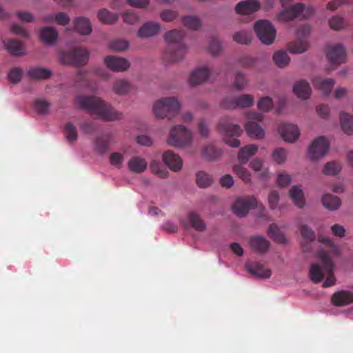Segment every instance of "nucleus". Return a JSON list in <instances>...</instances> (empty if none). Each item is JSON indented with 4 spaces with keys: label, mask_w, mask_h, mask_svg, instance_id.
<instances>
[{
    "label": "nucleus",
    "mask_w": 353,
    "mask_h": 353,
    "mask_svg": "<svg viewBox=\"0 0 353 353\" xmlns=\"http://www.w3.org/2000/svg\"><path fill=\"white\" fill-rule=\"evenodd\" d=\"M78 105L86 110L92 115H96L105 121L119 120L122 113L116 110L110 105L95 96H79L77 98Z\"/></svg>",
    "instance_id": "1"
},
{
    "label": "nucleus",
    "mask_w": 353,
    "mask_h": 353,
    "mask_svg": "<svg viewBox=\"0 0 353 353\" xmlns=\"http://www.w3.org/2000/svg\"><path fill=\"white\" fill-rule=\"evenodd\" d=\"M185 33L183 30H172L165 34V40L169 43L165 50L163 59L169 63L182 59L186 53V46L183 43Z\"/></svg>",
    "instance_id": "2"
},
{
    "label": "nucleus",
    "mask_w": 353,
    "mask_h": 353,
    "mask_svg": "<svg viewBox=\"0 0 353 353\" xmlns=\"http://www.w3.org/2000/svg\"><path fill=\"white\" fill-rule=\"evenodd\" d=\"M181 109V105L174 97H165L158 100L153 106L156 117L159 118L168 117L169 120L176 115Z\"/></svg>",
    "instance_id": "3"
},
{
    "label": "nucleus",
    "mask_w": 353,
    "mask_h": 353,
    "mask_svg": "<svg viewBox=\"0 0 353 353\" xmlns=\"http://www.w3.org/2000/svg\"><path fill=\"white\" fill-rule=\"evenodd\" d=\"M219 130L224 136V142L232 148H238L241 143L238 137L243 130L238 124L232 123L221 119L219 123Z\"/></svg>",
    "instance_id": "4"
},
{
    "label": "nucleus",
    "mask_w": 353,
    "mask_h": 353,
    "mask_svg": "<svg viewBox=\"0 0 353 353\" xmlns=\"http://www.w3.org/2000/svg\"><path fill=\"white\" fill-rule=\"evenodd\" d=\"M89 52L82 48H75L70 51H61L59 53V61L63 65H83L88 61Z\"/></svg>",
    "instance_id": "5"
},
{
    "label": "nucleus",
    "mask_w": 353,
    "mask_h": 353,
    "mask_svg": "<svg viewBox=\"0 0 353 353\" xmlns=\"http://www.w3.org/2000/svg\"><path fill=\"white\" fill-rule=\"evenodd\" d=\"M334 266H311L309 276L314 283H319L324 278L326 279L323 283V288H328L335 284L336 279L333 274Z\"/></svg>",
    "instance_id": "6"
},
{
    "label": "nucleus",
    "mask_w": 353,
    "mask_h": 353,
    "mask_svg": "<svg viewBox=\"0 0 353 353\" xmlns=\"http://www.w3.org/2000/svg\"><path fill=\"white\" fill-rule=\"evenodd\" d=\"M318 241L323 244L316 253L317 257L325 263V265H333L332 258L339 254V248L330 238L323 235L318 236Z\"/></svg>",
    "instance_id": "7"
},
{
    "label": "nucleus",
    "mask_w": 353,
    "mask_h": 353,
    "mask_svg": "<svg viewBox=\"0 0 353 353\" xmlns=\"http://www.w3.org/2000/svg\"><path fill=\"white\" fill-rule=\"evenodd\" d=\"M256 206L260 210L259 216L264 215L265 208L259 204L254 196H245L237 198L232 205V210L238 216L242 217L247 214L248 211Z\"/></svg>",
    "instance_id": "8"
},
{
    "label": "nucleus",
    "mask_w": 353,
    "mask_h": 353,
    "mask_svg": "<svg viewBox=\"0 0 353 353\" xmlns=\"http://www.w3.org/2000/svg\"><path fill=\"white\" fill-rule=\"evenodd\" d=\"M192 134L183 125L174 126L170 132L168 143L172 146L181 148L190 143Z\"/></svg>",
    "instance_id": "9"
},
{
    "label": "nucleus",
    "mask_w": 353,
    "mask_h": 353,
    "mask_svg": "<svg viewBox=\"0 0 353 353\" xmlns=\"http://www.w3.org/2000/svg\"><path fill=\"white\" fill-rule=\"evenodd\" d=\"M310 26L306 24L299 27L297 30L298 39L288 45L289 52L293 54H301L305 52L309 46L306 37L310 35Z\"/></svg>",
    "instance_id": "10"
},
{
    "label": "nucleus",
    "mask_w": 353,
    "mask_h": 353,
    "mask_svg": "<svg viewBox=\"0 0 353 353\" xmlns=\"http://www.w3.org/2000/svg\"><path fill=\"white\" fill-rule=\"evenodd\" d=\"M254 31L259 40L265 45H270L275 39L276 30L268 20H260L254 23Z\"/></svg>",
    "instance_id": "11"
},
{
    "label": "nucleus",
    "mask_w": 353,
    "mask_h": 353,
    "mask_svg": "<svg viewBox=\"0 0 353 353\" xmlns=\"http://www.w3.org/2000/svg\"><path fill=\"white\" fill-rule=\"evenodd\" d=\"M254 98L250 94H241L234 97H227L221 103L222 108L228 110L247 108L253 105Z\"/></svg>",
    "instance_id": "12"
},
{
    "label": "nucleus",
    "mask_w": 353,
    "mask_h": 353,
    "mask_svg": "<svg viewBox=\"0 0 353 353\" xmlns=\"http://www.w3.org/2000/svg\"><path fill=\"white\" fill-rule=\"evenodd\" d=\"M263 120V115L259 112H251L248 114V121L245 125L248 134L255 139H262L265 132L263 129L256 123Z\"/></svg>",
    "instance_id": "13"
},
{
    "label": "nucleus",
    "mask_w": 353,
    "mask_h": 353,
    "mask_svg": "<svg viewBox=\"0 0 353 353\" xmlns=\"http://www.w3.org/2000/svg\"><path fill=\"white\" fill-rule=\"evenodd\" d=\"M330 143L325 137L316 139L308 150V154L311 159L318 160L325 156L329 150Z\"/></svg>",
    "instance_id": "14"
},
{
    "label": "nucleus",
    "mask_w": 353,
    "mask_h": 353,
    "mask_svg": "<svg viewBox=\"0 0 353 353\" xmlns=\"http://www.w3.org/2000/svg\"><path fill=\"white\" fill-rule=\"evenodd\" d=\"M104 63L107 68L116 72H122L127 70L130 65L128 60L119 57L109 55L105 57Z\"/></svg>",
    "instance_id": "15"
},
{
    "label": "nucleus",
    "mask_w": 353,
    "mask_h": 353,
    "mask_svg": "<svg viewBox=\"0 0 353 353\" xmlns=\"http://www.w3.org/2000/svg\"><path fill=\"white\" fill-rule=\"evenodd\" d=\"M326 55L332 64L339 65L344 61L346 52L341 44H335L328 47Z\"/></svg>",
    "instance_id": "16"
},
{
    "label": "nucleus",
    "mask_w": 353,
    "mask_h": 353,
    "mask_svg": "<svg viewBox=\"0 0 353 353\" xmlns=\"http://www.w3.org/2000/svg\"><path fill=\"white\" fill-rule=\"evenodd\" d=\"M261 6V3L258 0H245L236 5L235 11L239 14H251L257 12Z\"/></svg>",
    "instance_id": "17"
},
{
    "label": "nucleus",
    "mask_w": 353,
    "mask_h": 353,
    "mask_svg": "<svg viewBox=\"0 0 353 353\" xmlns=\"http://www.w3.org/2000/svg\"><path fill=\"white\" fill-rule=\"evenodd\" d=\"M279 132L285 141L294 142L300 135L298 127L292 123H283L279 128Z\"/></svg>",
    "instance_id": "18"
},
{
    "label": "nucleus",
    "mask_w": 353,
    "mask_h": 353,
    "mask_svg": "<svg viewBox=\"0 0 353 353\" xmlns=\"http://www.w3.org/2000/svg\"><path fill=\"white\" fill-rule=\"evenodd\" d=\"M163 161L173 171L178 172L182 168L183 161L181 158L172 150L164 152Z\"/></svg>",
    "instance_id": "19"
},
{
    "label": "nucleus",
    "mask_w": 353,
    "mask_h": 353,
    "mask_svg": "<svg viewBox=\"0 0 353 353\" xmlns=\"http://www.w3.org/2000/svg\"><path fill=\"white\" fill-rule=\"evenodd\" d=\"M219 74L218 71H211L207 68H200L193 71L190 77V83L192 85H199L206 81L213 73Z\"/></svg>",
    "instance_id": "20"
},
{
    "label": "nucleus",
    "mask_w": 353,
    "mask_h": 353,
    "mask_svg": "<svg viewBox=\"0 0 353 353\" xmlns=\"http://www.w3.org/2000/svg\"><path fill=\"white\" fill-rule=\"evenodd\" d=\"M301 8L302 3H297L288 8L283 9L278 13L276 16L277 19L285 22L293 21L299 17V11Z\"/></svg>",
    "instance_id": "21"
},
{
    "label": "nucleus",
    "mask_w": 353,
    "mask_h": 353,
    "mask_svg": "<svg viewBox=\"0 0 353 353\" xmlns=\"http://www.w3.org/2000/svg\"><path fill=\"white\" fill-rule=\"evenodd\" d=\"M334 305L341 307L353 303V292L351 291L341 290L335 292L331 299Z\"/></svg>",
    "instance_id": "22"
},
{
    "label": "nucleus",
    "mask_w": 353,
    "mask_h": 353,
    "mask_svg": "<svg viewBox=\"0 0 353 353\" xmlns=\"http://www.w3.org/2000/svg\"><path fill=\"white\" fill-rule=\"evenodd\" d=\"M335 81L333 79H323L317 77L313 79V85L315 88L320 90L324 95L327 96L330 94Z\"/></svg>",
    "instance_id": "23"
},
{
    "label": "nucleus",
    "mask_w": 353,
    "mask_h": 353,
    "mask_svg": "<svg viewBox=\"0 0 353 353\" xmlns=\"http://www.w3.org/2000/svg\"><path fill=\"white\" fill-rule=\"evenodd\" d=\"M250 247L256 252L264 253L267 252L270 247L269 241L262 236H253L249 239Z\"/></svg>",
    "instance_id": "24"
},
{
    "label": "nucleus",
    "mask_w": 353,
    "mask_h": 353,
    "mask_svg": "<svg viewBox=\"0 0 353 353\" xmlns=\"http://www.w3.org/2000/svg\"><path fill=\"white\" fill-rule=\"evenodd\" d=\"M112 140L110 134H105L97 137L94 142V150L100 154H105L109 149Z\"/></svg>",
    "instance_id": "25"
},
{
    "label": "nucleus",
    "mask_w": 353,
    "mask_h": 353,
    "mask_svg": "<svg viewBox=\"0 0 353 353\" xmlns=\"http://www.w3.org/2000/svg\"><path fill=\"white\" fill-rule=\"evenodd\" d=\"M160 25L156 22H147L139 30L137 35L141 38H147L155 36L160 30Z\"/></svg>",
    "instance_id": "26"
},
{
    "label": "nucleus",
    "mask_w": 353,
    "mask_h": 353,
    "mask_svg": "<svg viewBox=\"0 0 353 353\" xmlns=\"http://www.w3.org/2000/svg\"><path fill=\"white\" fill-rule=\"evenodd\" d=\"M300 232L303 239V248L305 251L311 250V245L315 239L316 235L313 230L307 225H301L300 227Z\"/></svg>",
    "instance_id": "27"
},
{
    "label": "nucleus",
    "mask_w": 353,
    "mask_h": 353,
    "mask_svg": "<svg viewBox=\"0 0 353 353\" xmlns=\"http://www.w3.org/2000/svg\"><path fill=\"white\" fill-rule=\"evenodd\" d=\"M294 93L301 99H307L311 94V88L310 84L304 81H297L293 87Z\"/></svg>",
    "instance_id": "28"
},
{
    "label": "nucleus",
    "mask_w": 353,
    "mask_h": 353,
    "mask_svg": "<svg viewBox=\"0 0 353 353\" xmlns=\"http://www.w3.org/2000/svg\"><path fill=\"white\" fill-rule=\"evenodd\" d=\"M3 42L6 48L12 55L20 57L24 54V47L18 40L10 39L8 41L3 40Z\"/></svg>",
    "instance_id": "29"
},
{
    "label": "nucleus",
    "mask_w": 353,
    "mask_h": 353,
    "mask_svg": "<svg viewBox=\"0 0 353 353\" xmlns=\"http://www.w3.org/2000/svg\"><path fill=\"white\" fill-rule=\"evenodd\" d=\"M27 75L32 80L48 79L52 75V71L42 67H33L27 72Z\"/></svg>",
    "instance_id": "30"
},
{
    "label": "nucleus",
    "mask_w": 353,
    "mask_h": 353,
    "mask_svg": "<svg viewBox=\"0 0 353 353\" xmlns=\"http://www.w3.org/2000/svg\"><path fill=\"white\" fill-rule=\"evenodd\" d=\"M75 30L81 34L88 35L91 33L92 28L88 19L79 17L74 21Z\"/></svg>",
    "instance_id": "31"
},
{
    "label": "nucleus",
    "mask_w": 353,
    "mask_h": 353,
    "mask_svg": "<svg viewBox=\"0 0 353 353\" xmlns=\"http://www.w3.org/2000/svg\"><path fill=\"white\" fill-rule=\"evenodd\" d=\"M246 271L252 276L258 279H268L272 275L268 266H245Z\"/></svg>",
    "instance_id": "32"
},
{
    "label": "nucleus",
    "mask_w": 353,
    "mask_h": 353,
    "mask_svg": "<svg viewBox=\"0 0 353 353\" xmlns=\"http://www.w3.org/2000/svg\"><path fill=\"white\" fill-rule=\"evenodd\" d=\"M222 150L213 145H208L203 148L202 157L209 161H215L222 155Z\"/></svg>",
    "instance_id": "33"
},
{
    "label": "nucleus",
    "mask_w": 353,
    "mask_h": 353,
    "mask_svg": "<svg viewBox=\"0 0 353 353\" xmlns=\"http://www.w3.org/2000/svg\"><path fill=\"white\" fill-rule=\"evenodd\" d=\"M128 165L132 172L141 173L146 170L148 163L144 159L139 157H133L130 159Z\"/></svg>",
    "instance_id": "34"
},
{
    "label": "nucleus",
    "mask_w": 353,
    "mask_h": 353,
    "mask_svg": "<svg viewBox=\"0 0 353 353\" xmlns=\"http://www.w3.org/2000/svg\"><path fill=\"white\" fill-rule=\"evenodd\" d=\"M258 150V146L254 144L248 145L241 148L238 153V158L241 163L245 164L250 157L254 155Z\"/></svg>",
    "instance_id": "35"
},
{
    "label": "nucleus",
    "mask_w": 353,
    "mask_h": 353,
    "mask_svg": "<svg viewBox=\"0 0 353 353\" xmlns=\"http://www.w3.org/2000/svg\"><path fill=\"white\" fill-rule=\"evenodd\" d=\"M323 205L330 211L337 210L341 205L340 199L331 194H326L321 199Z\"/></svg>",
    "instance_id": "36"
},
{
    "label": "nucleus",
    "mask_w": 353,
    "mask_h": 353,
    "mask_svg": "<svg viewBox=\"0 0 353 353\" xmlns=\"http://www.w3.org/2000/svg\"><path fill=\"white\" fill-rule=\"evenodd\" d=\"M268 234L270 237L277 243L285 244L287 243V239L284 234L275 223H272L270 225Z\"/></svg>",
    "instance_id": "37"
},
{
    "label": "nucleus",
    "mask_w": 353,
    "mask_h": 353,
    "mask_svg": "<svg viewBox=\"0 0 353 353\" xmlns=\"http://www.w3.org/2000/svg\"><path fill=\"white\" fill-rule=\"evenodd\" d=\"M290 196L294 205L299 208H302L305 205L303 192L299 186H292L290 190Z\"/></svg>",
    "instance_id": "38"
},
{
    "label": "nucleus",
    "mask_w": 353,
    "mask_h": 353,
    "mask_svg": "<svg viewBox=\"0 0 353 353\" xmlns=\"http://www.w3.org/2000/svg\"><path fill=\"white\" fill-rule=\"evenodd\" d=\"M58 37L57 30L52 27H45L41 30V38L46 43H54Z\"/></svg>",
    "instance_id": "39"
},
{
    "label": "nucleus",
    "mask_w": 353,
    "mask_h": 353,
    "mask_svg": "<svg viewBox=\"0 0 353 353\" xmlns=\"http://www.w3.org/2000/svg\"><path fill=\"white\" fill-rule=\"evenodd\" d=\"M340 121L343 131L348 135L352 134L353 116L345 112H341L340 115Z\"/></svg>",
    "instance_id": "40"
},
{
    "label": "nucleus",
    "mask_w": 353,
    "mask_h": 353,
    "mask_svg": "<svg viewBox=\"0 0 353 353\" xmlns=\"http://www.w3.org/2000/svg\"><path fill=\"white\" fill-rule=\"evenodd\" d=\"M189 224L197 231H203L206 225L201 216L194 212H191L188 216Z\"/></svg>",
    "instance_id": "41"
},
{
    "label": "nucleus",
    "mask_w": 353,
    "mask_h": 353,
    "mask_svg": "<svg viewBox=\"0 0 353 353\" xmlns=\"http://www.w3.org/2000/svg\"><path fill=\"white\" fill-rule=\"evenodd\" d=\"M196 183L199 188H205L212 184V179L207 172L199 171L196 174Z\"/></svg>",
    "instance_id": "42"
},
{
    "label": "nucleus",
    "mask_w": 353,
    "mask_h": 353,
    "mask_svg": "<svg viewBox=\"0 0 353 353\" xmlns=\"http://www.w3.org/2000/svg\"><path fill=\"white\" fill-rule=\"evenodd\" d=\"M132 88L130 83L124 79L117 80L114 82L113 90L115 93L123 95L127 94Z\"/></svg>",
    "instance_id": "43"
},
{
    "label": "nucleus",
    "mask_w": 353,
    "mask_h": 353,
    "mask_svg": "<svg viewBox=\"0 0 353 353\" xmlns=\"http://www.w3.org/2000/svg\"><path fill=\"white\" fill-rule=\"evenodd\" d=\"M98 18L101 23L110 24L114 23L117 20L118 17L116 14L103 8L98 12Z\"/></svg>",
    "instance_id": "44"
},
{
    "label": "nucleus",
    "mask_w": 353,
    "mask_h": 353,
    "mask_svg": "<svg viewBox=\"0 0 353 353\" xmlns=\"http://www.w3.org/2000/svg\"><path fill=\"white\" fill-rule=\"evenodd\" d=\"M46 21H55L57 23L61 26H65L69 23L70 17L67 13L63 12H60L54 14H51L45 19Z\"/></svg>",
    "instance_id": "45"
},
{
    "label": "nucleus",
    "mask_w": 353,
    "mask_h": 353,
    "mask_svg": "<svg viewBox=\"0 0 353 353\" xmlns=\"http://www.w3.org/2000/svg\"><path fill=\"white\" fill-rule=\"evenodd\" d=\"M273 60L277 66L284 68L288 65L290 59L285 52L277 51L273 55Z\"/></svg>",
    "instance_id": "46"
},
{
    "label": "nucleus",
    "mask_w": 353,
    "mask_h": 353,
    "mask_svg": "<svg viewBox=\"0 0 353 353\" xmlns=\"http://www.w3.org/2000/svg\"><path fill=\"white\" fill-rule=\"evenodd\" d=\"M63 132L65 138L70 142H74L77 139V130L72 123H66L63 126Z\"/></svg>",
    "instance_id": "47"
},
{
    "label": "nucleus",
    "mask_w": 353,
    "mask_h": 353,
    "mask_svg": "<svg viewBox=\"0 0 353 353\" xmlns=\"http://www.w3.org/2000/svg\"><path fill=\"white\" fill-rule=\"evenodd\" d=\"M233 39L238 43L247 45L252 40L251 33L248 31L236 32L233 35Z\"/></svg>",
    "instance_id": "48"
},
{
    "label": "nucleus",
    "mask_w": 353,
    "mask_h": 353,
    "mask_svg": "<svg viewBox=\"0 0 353 353\" xmlns=\"http://www.w3.org/2000/svg\"><path fill=\"white\" fill-rule=\"evenodd\" d=\"M233 171L245 183H250L251 181V175L250 172L242 165H234Z\"/></svg>",
    "instance_id": "49"
},
{
    "label": "nucleus",
    "mask_w": 353,
    "mask_h": 353,
    "mask_svg": "<svg viewBox=\"0 0 353 353\" xmlns=\"http://www.w3.org/2000/svg\"><path fill=\"white\" fill-rule=\"evenodd\" d=\"M50 104L42 99H37L34 102V108L35 111L40 114H46L48 113Z\"/></svg>",
    "instance_id": "50"
},
{
    "label": "nucleus",
    "mask_w": 353,
    "mask_h": 353,
    "mask_svg": "<svg viewBox=\"0 0 353 353\" xmlns=\"http://www.w3.org/2000/svg\"><path fill=\"white\" fill-rule=\"evenodd\" d=\"M110 163L115 168L120 169L123 166L124 162V155L119 152H112L110 154Z\"/></svg>",
    "instance_id": "51"
},
{
    "label": "nucleus",
    "mask_w": 353,
    "mask_h": 353,
    "mask_svg": "<svg viewBox=\"0 0 353 353\" xmlns=\"http://www.w3.org/2000/svg\"><path fill=\"white\" fill-rule=\"evenodd\" d=\"M183 23L185 26L192 30H197L201 26L200 20L194 16H186L183 18Z\"/></svg>",
    "instance_id": "52"
},
{
    "label": "nucleus",
    "mask_w": 353,
    "mask_h": 353,
    "mask_svg": "<svg viewBox=\"0 0 353 353\" xmlns=\"http://www.w3.org/2000/svg\"><path fill=\"white\" fill-rule=\"evenodd\" d=\"M341 169V167L339 163L332 161L326 163L323 172L326 175H336L340 172Z\"/></svg>",
    "instance_id": "53"
},
{
    "label": "nucleus",
    "mask_w": 353,
    "mask_h": 353,
    "mask_svg": "<svg viewBox=\"0 0 353 353\" xmlns=\"http://www.w3.org/2000/svg\"><path fill=\"white\" fill-rule=\"evenodd\" d=\"M128 46V41L124 39L114 40L110 43V48L114 51H124Z\"/></svg>",
    "instance_id": "54"
},
{
    "label": "nucleus",
    "mask_w": 353,
    "mask_h": 353,
    "mask_svg": "<svg viewBox=\"0 0 353 353\" xmlns=\"http://www.w3.org/2000/svg\"><path fill=\"white\" fill-rule=\"evenodd\" d=\"M23 74V71L19 68H12L8 73V79L12 83H19Z\"/></svg>",
    "instance_id": "55"
},
{
    "label": "nucleus",
    "mask_w": 353,
    "mask_h": 353,
    "mask_svg": "<svg viewBox=\"0 0 353 353\" xmlns=\"http://www.w3.org/2000/svg\"><path fill=\"white\" fill-rule=\"evenodd\" d=\"M258 108L263 111L268 112L273 107V101L270 97H265L261 98L257 103Z\"/></svg>",
    "instance_id": "56"
},
{
    "label": "nucleus",
    "mask_w": 353,
    "mask_h": 353,
    "mask_svg": "<svg viewBox=\"0 0 353 353\" xmlns=\"http://www.w3.org/2000/svg\"><path fill=\"white\" fill-rule=\"evenodd\" d=\"M329 25L332 30H339L345 26V20L339 16H334L329 21Z\"/></svg>",
    "instance_id": "57"
},
{
    "label": "nucleus",
    "mask_w": 353,
    "mask_h": 353,
    "mask_svg": "<svg viewBox=\"0 0 353 353\" xmlns=\"http://www.w3.org/2000/svg\"><path fill=\"white\" fill-rule=\"evenodd\" d=\"M272 157L277 163H283L286 160L287 151L282 148H276L272 153Z\"/></svg>",
    "instance_id": "58"
},
{
    "label": "nucleus",
    "mask_w": 353,
    "mask_h": 353,
    "mask_svg": "<svg viewBox=\"0 0 353 353\" xmlns=\"http://www.w3.org/2000/svg\"><path fill=\"white\" fill-rule=\"evenodd\" d=\"M222 50L221 43L217 38L213 37L209 44V51L212 55H217Z\"/></svg>",
    "instance_id": "59"
},
{
    "label": "nucleus",
    "mask_w": 353,
    "mask_h": 353,
    "mask_svg": "<svg viewBox=\"0 0 353 353\" xmlns=\"http://www.w3.org/2000/svg\"><path fill=\"white\" fill-rule=\"evenodd\" d=\"M247 85V79H245V74L241 72H238L236 74L234 86L238 90H243Z\"/></svg>",
    "instance_id": "60"
},
{
    "label": "nucleus",
    "mask_w": 353,
    "mask_h": 353,
    "mask_svg": "<svg viewBox=\"0 0 353 353\" xmlns=\"http://www.w3.org/2000/svg\"><path fill=\"white\" fill-rule=\"evenodd\" d=\"M314 11L315 10L313 6H305L303 3H302V8L299 11V16H301L303 19H307L314 14Z\"/></svg>",
    "instance_id": "61"
},
{
    "label": "nucleus",
    "mask_w": 353,
    "mask_h": 353,
    "mask_svg": "<svg viewBox=\"0 0 353 353\" xmlns=\"http://www.w3.org/2000/svg\"><path fill=\"white\" fill-rule=\"evenodd\" d=\"M279 199V193L275 190L271 191L268 196L269 205L271 209L274 210L276 208Z\"/></svg>",
    "instance_id": "62"
},
{
    "label": "nucleus",
    "mask_w": 353,
    "mask_h": 353,
    "mask_svg": "<svg viewBox=\"0 0 353 353\" xmlns=\"http://www.w3.org/2000/svg\"><path fill=\"white\" fill-rule=\"evenodd\" d=\"M177 16V13L175 11L170 10H165L161 13V18L163 21L169 22L174 20Z\"/></svg>",
    "instance_id": "63"
},
{
    "label": "nucleus",
    "mask_w": 353,
    "mask_h": 353,
    "mask_svg": "<svg viewBox=\"0 0 353 353\" xmlns=\"http://www.w3.org/2000/svg\"><path fill=\"white\" fill-rule=\"evenodd\" d=\"M81 130L85 134H92L96 130V127L92 121H85L80 123Z\"/></svg>",
    "instance_id": "64"
}]
</instances>
